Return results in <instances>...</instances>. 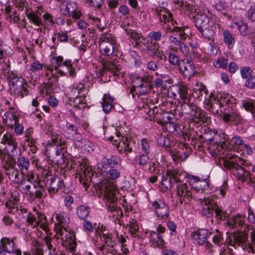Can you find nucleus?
<instances>
[{"mask_svg":"<svg viewBox=\"0 0 255 255\" xmlns=\"http://www.w3.org/2000/svg\"><path fill=\"white\" fill-rule=\"evenodd\" d=\"M224 39L225 42L228 44L229 48L233 47L234 43V38L229 31L225 30L224 32Z\"/></svg>","mask_w":255,"mask_h":255,"instance_id":"obj_51","label":"nucleus"},{"mask_svg":"<svg viewBox=\"0 0 255 255\" xmlns=\"http://www.w3.org/2000/svg\"><path fill=\"white\" fill-rule=\"evenodd\" d=\"M157 143L159 146L167 148L170 146L171 141L169 138H166L164 136H159L157 139Z\"/></svg>","mask_w":255,"mask_h":255,"instance_id":"obj_50","label":"nucleus"},{"mask_svg":"<svg viewBox=\"0 0 255 255\" xmlns=\"http://www.w3.org/2000/svg\"><path fill=\"white\" fill-rule=\"evenodd\" d=\"M253 71L250 67H244L241 70L242 77L244 79H248L252 76Z\"/></svg>","mask_w":255,"mask_h":255,"instance_id":"obj_58","label":"nucleus"},{"mask_svg":"<svg viewBox=\"0 0 255 255\" xmlns=\"http://www.w3.org/2000/svg\"><path fill=\"white\" fill-rule=\"evenodd\" d=\"M177 89L179 97L183 101L190 98V95L188 94V88L186 86L180 85L177 86Z\"/></svg>","mask_w":255,"mask_h":255,"instance_id":"obj_44","label":"nucleus"},{"mask_svg":"<svg viewBox=\"0 0 255 255\" xmlns=\"http://www.w3.org/2000/svg\"><path fill=\"white\" fill-rule=\"evenodd\" d=\"M114 98L109 94H105L103 98L102 107L104 112L108 114L114 108L113 102Z\"/></svg>","mask_w":255,"mask_h":255,"instance_id":"obj_29","label":"nucleus"},{"mask_svg":"<svg viewBox=\"0 0 255 255\" xmlns=\"http://www.w3.org/2000/svg\"><path fill=\"white\" fill-rule=\"evenodd\" d=\"M231 140L233 145H230V148L240 152V151L242 150L243 145L245 144L243 139L240 136L236 135L232 138Z\"/></svg>","mask_w":255,"mask_h":255,"instance_id":"obj_38","label":"nucleus"},{"mask_svg":"<svg viewBox=\"0 0 255 255\" xmlns=\"http://www.w3.org/2000/svg\"><path fill=\"white\" fill-rule=\"evenodd\" d=\"M202 141L206 143V146L208 149L210 150H213L215 152V150H217L218 151H220L222 148H220L221 144H219L218 141V138L216 137H214L213 138H210L209 139H204V140Z\"/></svg>","mask_w":255,"mask_h":255,"instance_id":"obj_32","label":"nucleus"},{"mask_svg":"<svg viewBox=\"0 0 255 255\" xmlns=\"http://www.w3.org/2000/svg\"><path fill=\"white\" fill-rule=\"evenodd\" d=\"M60 10L62 13L65 15H72L75 19H79L82 16V13L79 9L77 4L74 1H68L66 0H60Z\"/></svg>","mask_w":255,"mask_h":255,"instance_id":"obj_7","label":"nucleus"},{"mask_svg":"<svg viewBox=\"0 0 255 255\" xmlns=\"http://www.w3.org/2000/svg\"><path fill=\"white\" fill-rule=\"evenodd\" d=\"M16 163L20 173L25 175L30 167V162L28 158L19 155L17 158Z\"/></svg>","mask_w":255,"mask_h":255,"instance_id":"obj_24","label":"nucleus"},{"mask_svg":"<svg viewBox=\"0 0 255 255\" xmlns=\"http://www.w3.org/2000/svg\"><path fill=\"white\" fill-rule=\"evenodd\" d=\"M235 106H231L228 112H225L223 114L222 118L226 122H233L235 124H238L242 120L241 115L234 110Z\"/></svg>","mask_w":255,"mask_h":255,"instance_id":"obj_19","label":"nucleus"},{"mask_svg":"<svg viewBox=\"0 0 255 255\" xmlns=\"http://www.w3.org/2000/svg\"><path fill=\"white\" fill-rule=\"evenodd\" d=\"M3 168H4L5 174L7 175L10 180L15 183H20L21 185L25 184V181L24 180H21L20 178L19 170L14 168L13 166H4Z\"/></svg>","mask_w":255,"mask_h":255,"instance_id":"obj_17","label":"nucleus"},{"mask_svg":"<svg viewBox=\"0 0 255 255\" xmlns=\"http://www.w3.org/2000/svg\"><path fill=\"white\" fill-rule=\"evenodd\" d=\"M168 60L171 65L179 67L181 61H180L178 56L171 52H169Z\"/></svg>","mask_w":255,"mask_h":255,"instance_id":"obj_53","label":"nucleus"},{"mask_svg":"<svg viewBox=\"0 0 255 255\" xmlns=\"http://www.w3.org/2000/svg\"><path fill=\"white\" fill-rule=\"evenodd\" d=\"M149 239L153 244H155L156 246L160 247L164 244L162 235H159L156 231H150Z\"/></svg>","mask_w":255,"mask_h":255,"instance_id":"obj_36","label":"nucleus"},{"mask_svg":"<svg viewBox=\"0 0 255 255\" xmlns=\"http://www.w3.org/2000/svg\"><path fill=\"white\" fill-rule=\"evenodd\" d=\"M15 243L13 240H10L8 238H3L0 240V255H6L8 254H15L14 247Z\"/></svg>","mask_w":255,"mask_h":255,"instance_id":"obj_15","label":"nucleus"},{"mask_svg":"<svg viewBox=\"0 0 255 255\" xmlns=\"http://www.w3.org/2000/svg\"><path fill=\"white\" fill-rule=\"evenodd\" d=\"M213 100L216 104H219V107L222 108L227 105L228 108L231 106H236L237 101L231 96L227 95L226 96L220 95L219 98H214Z\"/></svg>","mask_w":255,"mask_h":255,"instance_id":"obj_20","label":"nucleus"},{"mask_svg":"<svg viewBox=\"0 0 255 255\" xmlns=\"http://www.w3.org/2000/svg\"><path fill=\"white\" fill-rule=\"evenodd\" d=\"M19 201V199L16 196L13 195V193H12L11 196L8 202H5V205L6 208H9L10 210L14 209L15 205L17 204Z\"/></svg>","mask_w":255,"mask_h":255,"instance_id":"obj_52","label":"nucleus"},{"mask_svg":"<svg viewBox=\"0 0 255 255\" xmlns=\"http://www.w3.org/2000/svg\"><path fill=\"white\" fill-rule=\"evenodd\" d=\"M63 61V58L62 56H59L55 57L52 62V67L49 69L50 71H53L54 68L55 70L57 71V73L59 74L60 76H64L65 73L62 69H59V67L65 66L67 68H70L71 66V61L66 60L64 62Z\"/></svg>","mask_w":255,"mask_h":255,"instance_id":"obj_14","label":"nucleus"},{"mask_svg":"<svg viewBox=\"0 0 255 255\" xmlns=\"http://www.w3.org/2000/svg\"><path fill=\"white\" fill-rule=\"evenodd\" d=\"M186 28H188V27L175 26L171 29V32L173 33V35L178 37L179 39L185 40L187 36L185 32Z\"/></svg>","mask_w":255,"mask_h":255,"instance_id":"obj_37","label":"nucleus"},{"mask_svg":"<svg viewBox=\"0 0 255 255\" xmlns=\"http://www.w3.org/2000/svg\"><path fill=\"white\" fill-rule=\"evenodd\" d=\"M181 174L176 170H167L165 174L162 176L161 184L167 190H171L174 183H180Z\"/></svg>","mask_w":255,"mask_h":255,"instance_id":"obj_8","label":"nucleus"},{"mask_svg":"<svg viewBox=\"0 0 255 255\" xmlns=\"http://www.w3.org/2000/svg\"><path fill=\"white\" fill-rule=\"evenodd\" d=\"M26 223H27V226H31L33 228H35L38 227L40 224V221H37L35 216L31 213H29L27 217Z\"/></svg>","mask_w":255,"mask_h":255,"instance_id":"obj_48","label":"nucleus"},{"mask_svg":"<svg viewBox=\"0 0 255 255\" xmlns=\"http://www.w3.org/2000/svg\"><path fill=\"white\" fill-rule=\"evenodd\" d=\"M26 15L30 23L37 26L43 25L41 19L37 13L32 11L26 13Z\"/></svg>","mask_w":255,"mask_h":255,"instance_id":"obj_42","label":"nucleus"},{"mask_svg":"<svg viewBox=\"0 0 255 255\" xmlns=\"http://www.w3.org/2000/svg\"><path fill=\"white\" fill-rule=\"evenodd\" d=\"M83 161H78L76 169V178L78 179L79 182L83 185L84 187L87 189L89 184L92 182L93 184L97 185V189L104 192L105 197L109 202L115 203L117 200L116 197L117 190L113 183L106 179L99 181H95L93 178L94 172L92 168L83 160Z\"/></svg>","mask_w":255,"mask_h":255,"instance_id":"obj_1","label":"nucleus"},{"mask_svg":"<svg viewBox=\"0 0 255 255\" xmlns=\"http://www.w3.org/2000/svg\"><path fill=\"white\" fill-rule=\"evenodd\" d=\"M27 86V84L26 82H24V81L23 82L21 83V85L15 87V94L20 95L21 97H23L24 95H26L28 93Z\"/></svg>","mask_w":255,"mask_h":255,"instance_id":"obj_46","label":"nucleus"},{"mask_svg":"<svg viewBox=\"0 0 255 255\" xmlns=\"http://www.w3.org/2000/svg\"><path fill=\"white\" fill-rule=\"evenodd\" d=\"M90 212V207L85 205H80L76 210L77 216L83 220H85L88 217Z\"/></svg>","mask_w":255,"mask_h":255,"instance_id":"obj_31","label":"nucleus"},{"mask_svg":"<svg viewBox=\"0 0 255 255\" xmlns=\"http://www.w3.org/2000/svg\"><path fill=\"white\" fill-rule=\"evenodd\" d=\"M7 79L9 82L10 85L12 87H17L21 85V83L23 82L24 79L21 77H18L14 73H8Z\"/></svg>","mask_w":255,"mask_h":255,"instance_id":"obj_34","label":"nucleus"},{"mask_svg":"<svg viewBox=\"0 0 255 255\" xmlns=\"http://www.w3.org/2000/svg\"><path fill=\"white\" fill-rule=\"evenodd\" d=\"M1 143L3 144H7L8 146L14 145L17 146L15 138L9 133H6L3 135Z\"/></svg>","mask_w":255,"mask_h":255,"instance_id":"obj_43","label":"nucleus"},{"mask_svg":"<svg viewBox=\"0 0 255 255\" xmlns=\"http://www.w3.org/2000/svg\"><path fill=\"white\" fill-rule=\"evenodd\" d=\"M153 57L157 58L158 62H165L167 59L164 52L162 50L160 49H158L157 51L153 53Z\"/></svg>","mask_w":255,"mask_h":255,"instance_id":"obj_63","label":"nucleus"},{"mask_svg":"<svg viewBox=\"0 0 255 255\" xmlns=\"http://www.w3.org/2000/svg\"><path fill=\"white\" fill-rule=\"evenodd\" d=\"M247 230L245 229L244 231H236L232 234V238L236 246L242 247L243 245L247 243L248 238Z\"/></svg>","mask_w":255,"mask_h":255,"instance_id":"obj_21","label":"nucleus"},{"mask_svg":"<svg viewBox=\"0 0 255 255\" xmlns=\"http://www.w3.org/2000/svg\"><path fill=\"white\" fill-rule=\"evenodd\" d=\"M140 82V84L137 86V90L139 94L145 95L152 88L151 81L148 77H144Z\"/></svg>","mask_w":255,"mask_h":255,"instance_id":"obj_23","label":"nucleus"},{"mask_svg":"<svg viewBox=\"0 0 255 255\" xmlns=\"http://www.w3.org/2000/svg\"><path fill=\"white\" fill-rule=\"evenodd\" d=\"M170 153L173 160L175 161L180 160L183 161L182 154H183V151H179L178 150L174 149L171 151Z\"/></svg>","mask_w":255,"mask_h":255,"instance_id":"obj_59","label":"nucleus"},{"mask_svg":"<svg viewBox=\"0 0 255 255\" xmlns=\"http://www.w3.org/2000/svg\"><path fill=\"white\" fill-rule=\"evenodd\" d=\"M99 41L102 43H115V41L110 34L104 33L99 37Z\"/></svg>","mask_w":255,"mask_h":255,"instance_id":"obj_56","label":"nucleus"},{"mask_svg":"<svg viewBox=\"0 0 255 255\" xmlns=\"http://www.w3.org/2000/svg\"><path fill=\"white\" fill-rule=\"evenodd\" d=\"M118 157L113 155L104 156L102 159L101 163L98 164V169L100 171L108 168H114L118 164Z\"/></svg>","mask_w":255,"mask_h":255,"instance_id":"obj_13","label":"nucleus"},{"mask_svg":"<svg viewBox=\"0 0 255 255\" xmlns=\"http://www.w3.org/2000/svg\"><path fill=\"white\" fill-rule=\"evenodd\" d=\"M192 17L195 26L202 36L209 40L211 39L219 28V25L216 23L215 19L206 13H201L200 10Z\"/></svg>","mask_w":255,"mask_h":255,"instance_id":"obj_2","label":"nucleus"},{"mask_svg":"<svg viewBox=\"0 0 255 255\" xmlns=\"http://www.w3.org/2000/svg\"><path fill=\"white\" fill-rule=\"evenodd\" d=\"M213 97V93H211L209 97V99L206 101L205 104V108L210 112L213 113L214 115H217L219 113V109H218V106L214 105L212 97Z\"/></svg>","mask_w":255,"mask_h":255,"instance_id":"obj_40","label":"nucleus"},{"mask_svg":"<svg viewBox=\"0 0 255 255\" xmlns=\"http://www.w3.org/2000/svg\"><path fill=\"white\" fill-rule=\"evenodd\" d=\"M174 3L175 4H179L180 3V6L183 9L185 10V14L188 15L189 16H190L193 12L196 14L197 13L198 11L199 10L198 9L195 8V7L192 5H190V4L183 1L180 2L178 0L175 1Z\"/></svg>","mask_w":255,"mask_h":255,"instance_id":"obj_33","label":"nucleus"},{"mask_svg":"<svg viewBox=\"0 0 255 255\" xmlns=\"http://www.w3.org/2000/svg\"><path fill=\"white\" fill-rule=\"evenodd\" d=\"M43 182L48 188V192L50 196L57 193L63 185V181L59 177L47 173L45 174Z\"/></svg>","mask_w":255,"mask_h":255,"instance_id":"obj_6","label":"nucleus"},{"mask_svg":"<svg viewBox=\"0 0 255 255\" xmlns=\"http://www.w3.org/2000/svg\"><path fill=\"white\" fill-rule=\"evenodd\" d=\"M146 47L148 51H151L154 53L155 52L159 49V45L156 42L149 40L148 42Z\"/></svg>","mask_w":255,"mask_h":255,"instance_id":"obj_60","label":"nucleus"},{"mask_svg":"<svg viewBox=\"0 0 255 255\" xmlns=\"http://www.w3.org/2000/svg\"><path fill=\"white\" fill-rule=\"evenodd\" d=\"M115 43H100V47L104 51L106 56L111 55L114 53Z\"/></svg>","mask_w":255,"mask_h":255,"instance_id":"obj_41","label":"nucleus"},{"mask_svg":"<svg viewBox=\"0 0 255 255\" xmlns=\"http://www.w3.org/2000/svg\"><path fill=\"white\" fill-rule=\"evenodd\" d=\"M152 207L159 219H167L170 210L164 201L161 200L155 201L152 203Z\"/></svg>","mask_w":255,"mask_h":255,"instance_id":"obj_9","label":"nucleus"},{"mask_svg":"<svg viewBox=\"0 0 255 255\" xmlns=\"http://www.w3.org/2000/svg\"><path fill=\"white\" fill-rule=\"evenodd\" d=\"M245 216L240 215L232 216L229 217L226 222V225L231 229H234L236 231H241L245 226L247 230H250V226L244 223Z\"/></svg>","mask_w":255,"mask_h":255,"instance_id":"obj_10","label":"nucleus"},{"mask_svg":"<svg viewBox=\"0 0 255 255\" xmlns=\"http://www.w3.org/2000/svg\"><path fill=\"white\" fill-rule=\"evenodd\" d=\"M129 232L131 235L135 238L140 239V236L139 235V227L136 221L132 219L129 222Z\"/></svg>","mask_w":255,"mask_h":255,"instance_id":"obj_39","label":"nucleus"},{"mask_svg":"<svg viewBox=\"0 0 255 255\" xmlns=\"http://www.w3.org/2000/svg\"><path fill=\"white\" fill-rule=\"evenodd\" d=\"M193 121L198 123L201 122L202 123H207L209 117L208 114L205 111L202 110L198 107V110L196 109L191 116Z\"/></svg>","mask_w":255,"mask_h":255,"instance_id":"obj_27","label":"nucleus"},{"mask_svg":"<svg viewBox=\"0 0 255 255\" xmlns=\"http://www.w3.org/2000/svg\"><path fill=\"white\" fill-rule=\"evenodd\" d=\"M208 94V91L206 87L204 85H201L200 86L197 88H194V96L200 101H204L205 105L207 103L206 101L209 99L207 98Z\"/></svg>","mask_w":255,"mask_h":255,"instance_id":"obj_26","label":"nucleus"},{"mask_svg":"<svg viewBox=\"0 0 255 255\" xmlns=\"http://www.w3.org/2000/svg\"><path fill=\"white\" fill-rule=\"evenodd\" d=\"M192 178L195 179V181L199 182L200 188L202 190H206L209 187V180L207 179L204 180H200L199 178L197 176H193Z\"/></svg>","mask_w":255,"mask_h":255,"instance_id":"obj_57","label":"nucleus"},{"mask_svg":"<svg viewBox=\"0 0 255 255\" xmlns=\"http://www.w3.org/2000/svg\"><path fill=\"white\" fill-rule=\"evenodd\" d=\"M181 107L182 112L190 116L193 115L195 110H198V106L191 102L190 98H188L187 100L183 101L181 104Z\"/></svg>","mask_w":255,"mask_h":255,"instance_id":"obj_28","label":"nucleus"},{"mask_svg":"<svg viewBox=\"0 0 255 255\" xmlns=\"http://www.w3.org/2000/svg\"><path fill=\"white\" fill-rule=\"evenodd\" d=\"M100 171L104 176L113 180L118 179L121 175L120 172L114 168L102 170Z\"/></svg>","mask_w":255,"mask_h":255,"instance_id":"obj_35","label":"nucleus"},{"mask_svg":"<svg viewBox=\"0 0 255 255\" xmlns=\"http://www.w3.org/2000/svg\"><path fill=\"white\" fill-rule=\"evenodd\" d=\"M99 62L101 63L103 69L104 70H108L112 72L113 75H118L120 74V70L118 66L115 62L109 61L108 57H100L99 58Z\"/></svg>","mask_w":255,"mask_h":255,"instance_id":"obj_18","label":"nucleus"},{"mask_svg":"<svg viewBox=\"0 0 255 255\" xmlns=\"http://www.w3.org/2000/svg\"><path fill=\"white\" fill-rule=\"evenodd\" d=\"M211 234L212 232H209L208 230L202 229L192 233L191 236L192 239L199 245L206 244V246L209 247L211 244L207 240Z\"/></svg>","mask_w":255,"mask_h":255,"instance_id":"obj_12","label":"nucleus"},{"mask_svg":"<svg viewBox=\"0 0 255 255\" xmlns=\"http://www.w3.org/2000/svg\"><path fill=\"white\" fill-rule=\"evenodd\" d=\"M150 142L146 138H143L141 141L142 150L144 152L143 153L149 154L150 149Z\"/></svg>","mask_w":255,"mask_h":255,"instance_id":"obj_62","label":"nucleus"},{"mask_svg":"<svg viewBox=\"0 0 255 255\" xmlns=\"http://www.w3.org/2000/svg\"><path fill=\"white\" fill-rule=\"evenodd\" d=\"M251 243H249L246 246L249 253L253 254L255 253V230H253L251 233Z\"/></svg>","mask_w":255,"mask_h":255,"instance_id":"obj_49","label":"nucleus"},{"mask_svg":"<svg viewBox=\"0 0 255 255\" xmlns=\"http://www.w3.org/2000/svg\"><path fill=\"white\" fill-rule=\"evenodd\" d=\"M227 60L224 58H219L218 60L214 62V66L217 68L225 69L227 66Z\"/></svg>","mask_w":255,"mask_h":255,"instance_id":"obj_61","label":"nucleus"},{"mask_svg":"<svg viewBox=\"0 0 255 255\" xmlns=\"http://www.w3.org/2000/svg\"><path fill=\"white\" fill-rule=\"evenodd\" d=\"M223 234L218 230H216V234L213 236L212 241L216 245L221 246L223 242Z\"/></svg>","mask_w":255,"mask_h":255,"instance_id":"obj_54","label":"nucleus"},{"mask_svg":"<svg viewBox=\"0 0 255 255\" xmlns=\"http://www.w3.org/2000/svg\"><path fill=\"white\" fill-rule=\"evenodd\" d=\"M148 37L150 39V41L157 42V41L161 40L162 37V33L159 31H153L149 33Z\"/></svg>","mask_w":255,"mask_h":255,"instance_id":"obj_55","label":"nucleus"},{"mask_svg":"<svg viewBox=\"0 0 255 255\" xmlns=\"http://www.w3.org/2000/svg\"><path fill=\"white\" fill-rule=\"evenodd\" d=\"M216 136L219 137L218 141L219 144H221L220 148H229L230 145H232L231 139H229V135L226 134L224 132L221 131L219 134H216Z\"/></svg>","mask_w":255,"mask_h":255,"instance_id":"obj_30","label":"nucleus"},{"mask_svg":"<svg viewBox=\"0 0 255 255\" xmlns=\"http://www.w3.org/2000/svg\"><path fill=\"white\" fill-rule=\"evenodd\" d=\"M148 154L142 153L140 155L136 156L135 158V161L136 164L139 166L144 167L149 162Z\"/></svg>","mask_w":255,"mask_h":255,"instance_id":"obj_45","label":"nucleus"},{"mask_svg":"<svg viewBox=\"0 0 255 255\" xmlns=\"http://www.w3.org/2000/svg\"><path fill=\"white\" fill-rule=\"evenodd\" d=\"M245 86L251 89H255V76H251L246 80Z\"/></svg>","mask_w":255,"mask_h":255,"instance_id":"obj_64","label":"nucleus"},{"mask_svg":"<svg viewBox=\"0 0 255 255\" xmlns=\"http://www.w3.org/2000/svg\"><path fill=\"white\" fill-rule=\"evenodd\" d=\"M154 121L165 126L170 132H173L177 129L176 119L173 113L159 110V113L154 117Z\"/></svg>","mask_w":255,"mask_h":255,"instance_id":"obj_5","label":"nucleus"},{"mask_svg":"<svg viewBox=\"0 0 255 255\" xmlns=\"http://www.w3.org/2000/svg\"><path fill=\"white\" fill-rule=\"evenodd\" d=\"M179 68L180 70L186 75H192L194 73L193 61L188 58L181 60Z\"/></svg>","mask_w":255,"mask_h":255,"instance_id":"obj_22","label":"nucleus"},{"mask_svg":"<svg viewBox=\"0 0 255 255\" xmlns=\"http://www.w3.org/2000/svg\"><path fill=\"white\" fill-rule=\"evenodd\" d=\"M215 214L217 219L220 221H223L224 220L227 221L228 219L230 217L229 215L227 213V212L223 211L221 208H219L218 205L215 210Z\"/></svg>","mask_w":255,"mask_h":255,"instance_id":"obj_47","label":"nucleus"},{"mask_svg":"<svg viewBox=\"0 0 255 255\" xmlns=\"http://www.w3.org/2000/svg\"><path fill=\"white\" fill-rule=\"evenodd\" d=\"M109 139L116 145L119 152L121 154H125L128 159L130 160L129 154L135 153L134 142L127 137H125L122 136L120 132L116 131V136H111L109 137Z\"/></svg>","mask_w":255,"mask_h":255,"instance_id":"obj_4","label":"nucleus"},{"mask_svg":"<svg viewBox=\"0 0 255 255\" xmlns=\"http://www.w3.org/2000/svg\"><path fill=\"white\" fill-rule=\"evenodd\" d=\"M239 160V157L231 155L223 160V165L239 180H241L242 182H246L247 184H250L254 178L253 174L239 165L238 160Z\"/></svg>","mask_w":255,"mask_h":255,"instance_id":"obj_3","label":"nucleus"},{"mask_svg":"<svg viewBox=\"0 0 255 255\" xmlns=\"http://www.w3.org/2000/svg\"><path fill=\"white\" fill-rule=\"evenodd\" d=\"M169 40L172 43H173L175 45L177 46V48H172V50L175 52H177L178 49L182 54L186 55L189 51V47L185 43L182 42L178 37L173 35L170 36Z\"/></svg>","mask_w":255,"mask_h":255,"instance_id":"obj_25","label":"nucleus"},{"mask_svg":"<svg viewBox=\"0 0 255 255\" xmlns=\"http://www.w3.org/2000/svg\"><path fill=\"white\" fill-rule=\"evenodd\" d=\"M202 214L207 218H210L213 216L214 212L217 207L216 203L212 199H204L203 202Z\"/></svg>","mask_w":255,"mask_h":255,"instance_id":"obj_16","label":"nucleus"},{"mask_svg":"<svg viewBox=\"0 0 255 255\" xmlns=\"http://www.w3.org/2000/svg\"><path fill=\"white\" fill-rule=\"evenodd\" d=\"M176 193L179 197V200L181 204L183 202L185 204L188 203L190 200L192 199V195L190 191L187 189V185L186 183H177Z\"/></svg>","mask_w":255,"mask_h":255,"instance_id":"obj_11","label":"nucleus"}]
</instances>
